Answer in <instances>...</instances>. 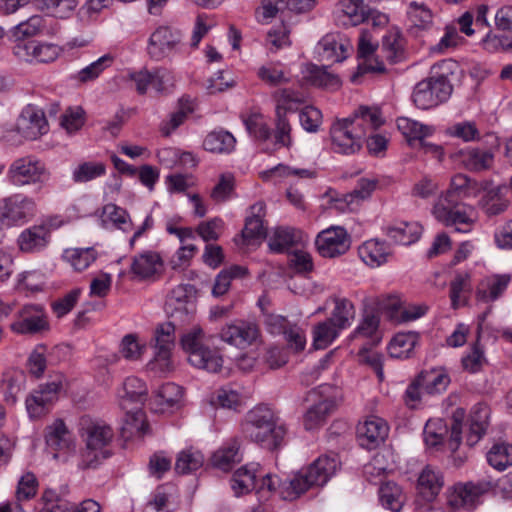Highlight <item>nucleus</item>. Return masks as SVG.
<instances>
[{"instance_id":"40","label":"nucleus","mask_w":512,"mask_h":512,"mask_svg":"<svg viewBox=\"0 0 512 512\" xmlns=\"http://www.w3.org/2000/svg\"><path fill=\"white\" fill-rule=\"evenodd\" d=\"M276 102V114L286 115L287 112H295L304 103V96L301 92L284 88L273 93Z\"/></svg>"},{"instance_id":"34","label":"nucleus","mask_w":512,"mask_h":512,"mask_svg":"<svg viewBox=\"0 0 512 512\" xmlns=\"http://www.w3.org/2000/svg\"><path fill=\"white\" fill-rule=\"evenodd\" d=\"M507 185H498L489 189L484 197V212L493 217L505 213L510 207V200L506 197Z\"/></svg>"},{"instance_id":"12","label":"nucleus","mask_w":512,"mask_h":512,"mask_svg":"<svg viewBox=\"0 0 512 512\" xmlns=\"http://www.w3.org/2000/svg\"><path fill=\"white\" fill-rule=\"evenodd\" d=\"M64 382V376L56 374L26 398V409L31 418H38L46 413L49 405L58 399V395L64 387Z\"/></svg>"},{"instance_id":"57","label":"nucleus","mask_w":512,"mask_h":512,"mask_svg":"<svg viewBox=\"0 0 512 512\" xmlns=\"http://www.w3.org/2000/svg\"><path fill=\"white\" fill-rule=\"evenodd\" d=\"M427 312V307L424 305H410L407 307L397 306L391 304L389 309V317L397 323H405L414 321L424 316Z\"/></svg>"},{"instance_id":"4","label":"nucleus","mask_w":512,"mask_h":512,"mask_svg":"<svg viewBox=\"0 0 512 512\" xmlns=\"http://www.w3.org/2000/svg\"><path fill=\"white\" fill-rule=\"evenodd\" d=\"M80 433L86 443L83 457L89 467H96L110 456L107 446L113 433L109 426L85 416L80 421Z\"/></svg>"},{"instance_id":"2","label":"nucleus","mask_w":512,"mask_h":512,"mask_svg":"<svg viewBox=\"0 0 512 512\" xmlns=\"http://www.w3.org/2000/svg\"><path fill=\"white\" fill-rule=\"evenodd\" d=\"M242 431L251 441L268 450L278 448L287 433L285 424L267 405H258L246 414Z\"/></svg>"},{"instance_id":"16","label":"nucleus","mask_w":512,"mask_h":512,"mask_svg":"<svg viewBox=\"0 0 512 512\" xmlns=\"http://www.w3.org/2000/svg\"><path fill=\"white\" fill-rule=\"evenodd\" d=\"M219 335L221 340L229 345L245 349L256 342L260 332L255 323L238 320L224 326Z\"/></svg>"},{"instance_id":"21","label":"nucleus","mask_w":512,"mask_h":512,"mask_svg":"<svg viewBox=\"0 0 512 512\" xmlns=\"http://www.w3.org/2000/svg\"><path fill=\"white\" fill-rule=\"evenodd\" d=\"M51 224L42 222L24 229L17 239L19 249L24 253H38L51 241Z\"/></svg>"},{"instance_id":"61","label":"nucleus","mask_w":512,"mask_h":512,"mask_svg":"<svg viewBox=\"0 0 512 512\" xmlns=\"http://www.w3.org/2000/svg\"><path fill=\"white\" fill-rule=\"evenodd\" d=\"M40 512H75V505L60 498L55 491L46 490L42 495Z\"/></svg>"},{"instance_id":"5","label":"nucleus","mask_w":512,"mask_h":512,"mask_svg":"<svg viewBox=\"0 0 512 512\" xmlns=\"http://www.w3.org/2000/svg\"><path fill=\"white\" fill-rule=\"evenodd\" d=\"M432 214L438 222L455 232L468 233L474 224V209L457 199L438 198Z\"/></svg>"},{"instance_id":"7","label":"nucleus","mask_w":512,"mask_h":512,"mask_svg":"<svg viewBox=\"0 0 512 512\" xmlns=\"http://www.w3.org/2000/svg\"><path fill=\"white\" fill-rule=\"evenodd\" d=\"M453 92V86L444 74L432 76L416 84L412 101L422 110L434 108L447 101Z\"/></svg>"},{"instance_id":"29","label":"nucleus","mask_w":512,"mask_h":512,"mask_svg":"<svg viewBox=\"0 0 512 512\" xmlns=\"http://www.w3.org/2000/svg\"><path fill=\"white\" fill-rule=\"evenodd\" d=\"M182 387L175 383H165L156 392L152 401L155 412L164 413L179 407L182 399Z\"/></svg>"},{"instance_id":"13","label":"nucleus","mask_w":512,"mask_h":512,"mask_svg":"<svg viewBox=\"0 0 512 512\" xmlns=\"http://www.w3.org/2000/svg\"><path fill=\"white\" fill-rule=\"evenodd\" d=\"M315 246L322 257L335 258L350 249L351 236L342 226H330L318 233Z\"/></svg>"},{"instance_id":"18","label":"nucleus","mask_w":512,"mask_h":512,"mask_svg":"<svg viewBox=\"0 0 512 512\" xmlns=\"http://www.w3.org/2000/svg\"><path fill=\"white\" fill-rule=\"evenodd\" d=\"M130 80L135 83L136 91L143 95L148 88L156 92L166 93L174 86V76L166 69H158L154 73L144 69L130 74Z\"/></svg>"},{"instance_id":"8","label":"nucleus","mask_w":512,"mask_h":512,"mask_svg":"<svg viewBox=\"0 0 512 512\" xmlns=\"http://www.w3.org/2000/svg\"><path fill=\"white\" fill-rule=\"evenodd\" d=\"M334 389L330 385H320L309 391L307 400L314 403L303 416V425L306 430H314L325 424L327 418L336 408Z\"/></svg>"},{"instance_id":"50","label":"nucleus","mask_w":512,"mask_h":512,"mask_svg":"<svg viewBox=\"0 0 512 512\" xmlns=\"http://www.w3.org/2000/svg\"><path fill=\"white\" fill-rule=\"evenodd\" d=\"M396 122L397 128L410 144L412 141L422 140L433 132L430 126L423 125L407 117H399Z\"/></svg>"},{"instance_id":"64","label":"nucleus","mask_w":512,"mask_h":512,"mask_svg":"<svg viewBox=\"0 0 512 512\" xmlns=\"http://www.w3.org/2000/svg\"><path fill=\"white\" fill-rule=\"evenodd\" d=\"M461 362L463 369L469 373H477L483 368L487 360L479 341L472 345L467 354L463 356Z\"/></svg>"},{"instance_id":"49","label":"nucleus","mask_w":512,"mask_h":512,"mask_svg":"<svg viewBox=\"0 0 512 512\" xmlns=\"http://www.w3.org/2000/svg\"><path fill=\"white\" fill-rule=\"evenodd\" d=\"M476 188V181L467 175L458 173L451 178L449 189L439 198L459 199L471 195L472 190Z\"/></svg>"},{"instance_id":"33","label":"nucleus","mask_w":512,"mask_h":512,"mask_svg":"<svg viewBox=\"0 0 512 512\" xmlns=\"http://www.w3.org/2000/svg\"><path fill=\"white\" fill-rule=\"evenodd\" d=\"M417 379L421 383L425 394L428 395L444 392L450 383L448 374L442 368L424 370L417 376Z\"/></svg>"},{"instance_id":"52","label":"nucleus","mask_w":512,"mask_h":512,"mask_svg":"<svg viewBox=\"0 0 512 512\" xmlns=\"http://www.w3.org/2000/svg\"><path fill=\"white\" fill-rule=\"evenodd\" d=\"M203 463L204 457L200 451L186 449L178 454L175 471L178 474H189L202 467Z\"/></svg>"},{"instance_id":"19","label":"nucleus","mask_w":512,"mask_h":512,"mask_svg":"<svg viewBox=\"0 0 512 512\" xmlns=\"http://www.w3.org/2000/svg\"><path fill=\"white\" fill-rule=\"evenodd\" d=\"M17 130L29 140H35L47 133L48 123L43 110L35 105H27L23 108L17 120Z\"/></svg>"},{"instance_id":"10","label":"nucleus","mask_w":512,"mask_h":512,"mask_svg":"<svg viewBox=\"0 0 512 512\" xmlns=\"http://www.w3.org/2000/svg\"><path fill=\"white\" fill-rule=\"evenodd\" d=\"M7 179L15 186L44 183L49 179V172L44 163L29 155L17 158L11 163Z\"/></svg>"},{"instance_id":"30","label":"nucleus","mask_w":512,"mask_h":512,"mask_svg":"<svg viewBox=\"0 0 512 512\" xmlns=\"http://www.w3.org/2000/svg\"><path fill=\"white\" fill-rule=\"evenodd\" d=\"M387 237L399 245H411L421 235L422 227L416 222H398L384 228Z\"/></svg>"},{"instance_id":"35","label":"nucleus","mask_w":512,"mask_h":512,"mask_svg":"<svg viewBox=\"0 0 512 512\" xmlns=\"http://www.w3.org/2000/svg\"><path fill=\"white\" fill-rule=\"evenodd\" d=\"M242 459L240 445L237 440H231L219 448L211 457L212 465L222 471H229Z\"/></svg>"},{"instance_id":"15","label":"nucleus","mask_w":512,"mask_h":512,"mask_svg":"<svg viewBox=\"0 0 512 512\" xmlns=\"http://www.w3.org/2000/svg\"><path fill=\"white\" fill-rule=\"evenodd\" d=\"M155 341L153 369L162 373L170 372L173 369L171 353L175 341V326L170 322L160 325L155 332Z\"/></svg>"},{"instance_id":"6","label":"nucleus","mask_w":512,"mask_h":512,"mask_svg":"<svg viewBox=\"0 0 512 512\" xmlns=\"http://www.w3.org/2000/svg\"><path fill=\"white\" fill-rule=\"evenodd\" d=\"M203 339V330L194 327L182 336L181 345L192 366L215 373L222 367L223 359L216 351L204 346Z\"/></svg>"},{"instance_id":"54","label":"nucleus","mask_w":512,"mask_h":512,"mask_svg":"<svg viewBox=\"0 0 512 512\" xmlns=\"http://www.w3.org/2000/svg\"><path fill=\"white\" fill-rule=\"evenodd\" d=\"M487 461L493 468L503 471L512 465V444L498 443L487 453Z\"/></svg>"},{"instance_id":"32","label":"nucleus","mask_w":512,"mask_h":512,"mask_svg":"<svg viewBox=\"0 0 512 512\" xmlns=\"http://www.w3.org/2000/svg\"><path fill=\"white\" fill-rule=\"evenodd\" d=\"M298 231L288 226L274 228L268 237V247L273 253H284L299 241Z\"/></svg>"},{"instance_id":"39","label":"nucleus","mask_w":512,"mask_h":512,"mask_svg":"<svg viewBox=\"0 0 512 512\" xmlns=\"http://www.w3.org/2000/svg\"><path fill=\"white\" fill-rule=\"evenodd\" d=\"M261 178L264 181H271L274 178H294V179H312L317 175L316 170L308 168H295L285 164L277 166L261 172Z\"/></svg>"},{"instance_id":"62","label":"nucleus","mask_w":512,"mask_h":512,"mask_svg":"<svg viewBox=\"0 0 512 512\" xmlns=\"http://www.w3.org/2000/svg\"><path fill=\"white\" fill-rule=\"evenodd\" d=\"M257 75L259 79L270 86H278L289 81L280 64L272 62L261 66L258 69Z\"/></svg>"},{"instance_id":"25","label":"nucleus","mask_w":512,"mask_h":512,"mask_svg":"<svg viewBox=\"0 0 512 512\" xmlns=\"http://www.w3.org/2000/svg\"><path fill=\"white\" fill-rule=\"evenodd\" d=\"M489 417L490 409L486 404L477 403L472 407L469 417V431L466 436V442L470 447L477 444L485 435Z\"/></svg>"},{"instance_id":"59","label":"nucleus","mask_w":512,"mask_h":512,"mask_svg":"<svg viewBox=\"0 0 512 512\" xmlns=\"http://www.w3.org/2000/svg\"><path fill=\"white\" fill-rule=\"evenodd\" d=\"M42 9L60 18L68 17L78 6L79 0H35Z\"/></svg>"},{"instance_id":"60","label":"nucleus","mask_w":512,"mask_h":512,"mask_svg":"<svg viewBox=\"0 0 512 512\" xmlns=\"http://www.w3.org/2000/svg\"><path fill=\"white\" fill-rule=\"evenodd\" d=\"M101 221L106 228L125 231L126 211L115 204L109 203L103 207Z\"/></svg>"},{"instance_id":"24","label":"nucleus","mask_w":512,"mask_h":512,"mask_svg":"<svg viewBox=\"0 0 512 512\" xmlns=\"http://www.w3.org/2000/svg\"><path fill=\"white\" fill-rule=\"evenodd\" d=\"M350 45L342 41L338 35L327 34L317 44V53L321 60L342 62L347 58Z\"/></svg>"},{"instance_id":"36","label":"nucleus","mask_w":512,"mask_h":512,"mask_svg":"<svg viewBox=\"0 0 512 512\" xmlns=\"http://www.w3.org/2000/svg\"><path fill=\"white\" fill-rule=\"evenodd\" d=\"M305 79L313 86L325 89H337L340 86L339 77L331 73L327 66L309 64L306 67Z\"/></svg>"},{"instance_id":"17","label":"nucleus","mask_w":512,"mask_h":512,"mask_svg":"<svg viewBox=\"0 0 512 512\" xmlns=\"http://www.w3.org/2000/svg\"><path fill=\"white\" fill-rule=\"evenodd\" d=\"M388 432L389 426L384 419L369 416L357 426V441L361 447L373 450L385 441Z\"/></svg>"},{"instance_id":"20","label":"nucleus","mask_w":512,"mask_h":512,"mask_svg":"<svg viewBox=\"0 0 512 512\" xmlns=\"http://www.w3.org/2000/svg\"><path fill=\"white\" fill-rule=\"evenodd\" d=\"M11 329L19 334H36L48 329V321L43 307L25 305L19 311L18 320L11 324Z\"/></svg>"},{"instance_id":"42","label":"nucleus","mask_w":512,"mask_h":512,"mask_svg":"<svg viewBox=\"0 0 512 512\" xmlns=\"http://www.w3.org/2000/svg\"><path fill=\"white\" fill-rule=\"evenodd\" d=\"M46 443L54 450H70L74 446L71 433L62 420H56L47 428Z\"/></svg>"},{"instance_id":"48","label":"nucleus","mask_w":512,"mask_h":512,"mask_svg":"<svg viewBox=\"0 0 512 512\" xmlns=\"http://www.w3.org/2000/svg\"><path fill=\"white\" fill-rule=\"evenodd\" d=\"M112 56L105 54L96 61L79 70L71 76V79L77 83L84 84L96 80L102 72L111 66Z\"/></svg>"},{"instance_id":"31","label":"nucleus","mask_w":512,"mask_h":512,"mask_svg":"<svg viewBox=\"0 0 512 512\" xmlns=\"http://www.w3.org/2000/svg\"><path fill=\"white\" fill-rule=\"evenodd\" d=\"M443 483L441 473L427 465L418 477L417 489L426 501H432L441 491Z\"/></svg>"},{"instance_id":"45","label":"nucleus","mask_w":512,"mask_h":512,"mask_svg":"<svg viewBox=\"0 0 512 512\" xmlns=\"http://www.w3.org/2000/svg\"><path fill=\"white\" fill-rule=\"evenodd\" d=\"M510 280L511 278L507 274L487 278L479 288L477 295L485 302L494 301L507 289Z\"/></svg>"},{"instance_id":"56","label":"nucleus","mask_w":512,"mask_h":512,"mask_svg":"<svg viewBox=\"0 0 512 512\" xmlns=\"http://www.w3.org/2000/svg\"><path fill=\"white\" fill-rule=\"evenodd\" d=\"M354 316V305L350 300L342 298L335 300V307L329 320L333 321L342 330L350 326Z\"/></svg>"},{"instance_id":"1","label":"nucleus","mask_w":512,"mask_h":512,"mask_svg":"<svg viewBox=\"0 0 512 512\" xmlns=\"http://www.w3.org/2000/svg\"><path fill=\"white\" fill-rule=\"evenodd\" d=\"M382 124L380 113L366 106L359 107L351 116L335 120L330 127L331 149L334 153H358L369 131Z\"/></svg>"},{"instance_id":"28","label":"nucleus","mask_w":512,"mask_h":512,"mask_svg":"<svg viewBox=\"0 0 512 512\" xmlns=\"http://www.w3.org/2000/svg\"><path fill=\"white\" fill-rule=\"evenodd\" d=\"M358 254L366 265L375 268L386 263L392 251L389 245L384 241L371 239L364 242L358 248Z\"/></svg>"},{"instance_id":"11","label":"nucleus","mask_w":512,"mask_h":512,"mask_svg":"<svg viewBox=\"0 0 512 512\" xmlns=\"http://www.w3.org/2000/svg\"><path fill=\"white\" fill-rule=\"evenodd\" d=\"M35 213V202L22 194H15L0 201V227L12 228L25 224Z\"/></svg>"},{"instance_id":"9","label":"nucleus","mask_w":512,"mask_h":512,"mask_svg":"<svg viewBox=\"0 0 512 512\" xmlns=\"http://www.w3.org/2000/svg\"><path fill=\"white\" fill-rule=\"evenodd\" d=\"M183 33L169 25L158 26L148 39L147 52L157 61L182 51Z\"/></svg>"},{"instance_id":"63","label":"nucleus","mask_w":512,"mask_h":512,"mask_svg":"<svg viewBox=\"0 0 512 512\" xmlns=\"http://www.w3.org/2000/svg\"><path fill=\"white\" fill-rule=\"evenodd\" d=\"M196 288L192 284H179L170 293L168 304L170 306L175 305V309L184 308L188 311L187 305L190 300L195 296Z\"/></svg>"},{"instance_id":"3","label":"nucleus","mask_w":512,"mask_h":512,"mask_svg":"<svg viewBox=\"0 0 512 512\" xmlns=\"http://www.w3.org/2000/svg\"><path fill=\"white\" fill-rule=\"evenodd\" d=\"M339 461L335 456L322 455L308 467L302 468L290 478L285 500H294L312 487L325 485L336 473Z\"/></svg>"},{"instance_id":"43","label":"nucleus","mask_w":512,"mask_h":512,"mask_svg":"<svg viewBox=\"0 0 512 512\" xmlns=\"http://www.w3.org/2000/svg\"><path fill=\"white\" fill-rule=\"evenodd\" d=\"M419 335L415 332L398 333L389 343L388 352L393 358H408L418 343Z\"/></svg>"},{"instance_id":"47","label":"nucleus","mask_w":512,"mask_h":512,"mask_svg":"<svg viewBox=\"0 0 512 512\" xmlns=\"http://www.w3.org/2000/svg\"><path fill=\"white\" fill-rule=\"evenodd\" d=\"M379 499L382 506L392 512H399L405 501L402 489L394 482H386L379 488Z\"/></svg>"},{"instance_id":"23","label":"nucleus","mask_w":512,"mask_h":512,"mask_svg":"<svg viewBox=\"0 0 512 512\" xmlns=\"http://www.w3.org/2000/svg\"><path fill=\"white\" fill-rule=\"evenodd\" d=\"M162 266L160 256L155 252H145L136 256L130 266L133 279L153 281Z\"/></svg>"},{"instance_id":"38","label":"nucleus","mask_w":512,"mask_h":512,"mask_svg":"<svg viewBox=\"0 0 512 512\" xmlns=\"http://www.w3.org/2000/svg\"><path fill=\"white\" fill-rule=\"evenodd\" d=\"M236 143L235 137L226 130H215L210 132L203 141V147L206 151L224 154L234 150Z\"/></svg>"},{"instance_id":"14","label":"nucleus","mask_w":512,"mask_h":512,"mask_svg":"<svg viewBox=\"0 0 512 512\" xmlns=\"http://www.w3.org/2000/svg\"><path fill=\"white\" fill-rule=\"evenodd\" d=\"M494 486L495 484L491 480L484 479L457 484L449 496L448 502L457 509L473 510L481 502L482 496L491 491Z\"/></svg>"},{"instance_id":"37","label":"nucleus","mask_w":512,"mask_h":512,"mask_svg":"<svg viewBox=\"0 0 512 512\" xmlns=\"http://www.w3.org/2000/svg\"><path fill=\"white\" fill-rule=\"evenodd\" d=\"M257 469L255 465H246L239 468L233 475L231 487L236 496L246 494L258 487Z\"/></svg>"},{"instance_id":"44","label":"nucleus","mask_w":512,"mask_h":512,"mask_svg":"<svg viewBox=\"0 0 512 512\" xmlns=\"http://www.w3.org/2000/svg\"><path fill=\"white\" fill-rule=\"evenodd\" d=\"M448 434L447 426L442 420H429L423 431L424 441L428 447L443 448L449 451L446 439Z\"/></svg>"},{"instance_id":"26","label":"nucleus","mask_w":512,"mask_h":512,"mask_svg":"<svg viewBox=\"0 0 512 512\" xmlns=\"http://www.w3.org/2000/svg\"><path fill=\"white\" fill-rule=\"evenodd\" d=\"M463 167L471 172L490 170L494 165V153L491 150L470 147L459 151Z\"/></svg>"},{"instance_id":"41","label":"nucleus","mask_w":512,"mask_h":512,"mask_svg":"<svg viewBox=\"0 0 512 512\" xmlns=\"http://www.w3.org/2000/svg\"><path fill=\"white\" fill-rule=\"evenodd\" d=\"M382 52L391 63H397L404 57V38L397 29H391L382 37Z\"/></svg>"},{"instance_id":"58","label":"nucleus","mask_w":512,"mask_h":512,"mask_svg":"<svg viewBox=\"0 0 512 512\" xmlns=\"http://www.w3.org/2000/svg\"><path fill=\"white\" fill-rule=\"evenodd\" d=\"M106 173V167L101 162H84L79 164L72 173L76 183H85L96 179Z\"/></svg>"},{"instance_id":"27","label":"nucleus","mask_w":512,"mask_h":512,"mask_svg":"<svg viewBox=\"0 0 512 512\" xmlns=\"http://www.w3.org/2000/svg\"><path fill=\"white\" fill-rule=\"evenodd\" d=\"M369 12L370 8L365 0H339L337 3L338 17L344 25L356 26L365 23Z\"/></svg>"},{"instance_id":"53","label":"nucleus","mask_w":512,"mask_h":512,"mask_svg":"<svg viewBox=\"0 0 512 512\" xmlns=\"http://www.w3.org/2000/svg\"><path fill=\"white\" fill-rule=\"evenodd\" d=\"M377 186L376 180L361 178L358 180L356 187L343 196L348 209L352 210L360 201L368 199Z\"/></svg>"},{"instance_id":"46","label":"nucleus","mask_w":512,"mask_h":512,"mask_svg":"<svg viewBox=\"0 0 512 512\" xmlns=\"http://www.w3.org/2000/svg\"><path fill=\"white\" fill-rule=\"evenodd\" d=\"M152 436V428L142 408L130 409V442L141 444L146 437Z\"/></svg>"},{"instance_id":"55","label":"nucleus","mask_w":512,"mask_h":512,"mask_svg":"<svg viewBox=\"0 0 512 512\" xmlns=\"http://www.w3.org/2000/svg\"><path fill=\"white\" fill-rule=\"evenodd\" d=\"M380 318L372 311H366L357 328L354 331V336L370 338L373 344L380 341L379 334Z\"/></svg>"},{"instance_id":"51","label":"nucleus","mask_w":512,"mask_h":512,"mask_svg":"<svg viewBox=\"0 0 512 512\" xmlns=\"http://www.w3.org/2000/svg\"><path fill=\"white\" fill-rule=\"evenodd\" d=\"M340 328L329 319L319 323L313 330V345L316 349L327 348L339 335Z\"/></svg>"},{"instance_id":"22","label":"nucleus","mask_w":512,"mask_h":512,"mask_svg":"<svg viewBox=\"0 0 512 512\" xmlns=\"http://www.w3.org/2000/svg\"><path fill=\"white\" fill-rule=\"evenodd\" d=\"M266 215V206L262 201H258L250 206L249 215L245 219V225L242 230V239L246 243L259 239L266 235V229L263 219Z\"/></svg>"}]
</instances>
